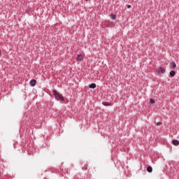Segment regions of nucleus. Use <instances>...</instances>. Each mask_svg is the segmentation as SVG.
<instances>
[{
  "label": "nucleus",
  "instance_id": "nucleus-1",
  "mask_svg": "<svg viewBox=\"0 0 179 179\" xmlns=\"http://www.w3.org/2000/svg\"><path fill=\"white\" fill-rule=\"evenodd\" d=\"M53 96H55V98L58 101H64V96H62V94L57 92V91L55 90H53Z\"/></svg>",
  "mask_w": 179,
  "mask_h": 179
},
{
  "label": "nucleus",
  "instance_id": "nucleus-2",
  "mask_svg": "<svg viewBox=\"0 0 179 179\" xmlns=\"http://www.w3.org/2000/svg\"><path fill=\"white\" fill-rule=\"evenodd\" d=\"M157 73H164V72H166V69L163 68V67H159L158 69H157Z\"/></svg>",
  "mask_w": 179,
  "mask_h": 179
},
{
  "label": "nucleus",
  "instance_id": "nucleus-3",
  "mask_svg": "<svg viewBox=\"0 0 179 179\" xmlns=\"http://www.w3.org/2000/svg\"><path fill=\"white\" fill-rule=\"evenodd\" d=\"M83 55H78V57H77V61H79L80 62H82V61H83Z\"/></svg>",
  "mask_w": 179,
  "mask_h": 179
},
{
  "label": "nucleus",
  "instance_id": "nucleus-4",
  "mask_svg": "<svg viewBox=\"0 0 179 179\" xmlns=\"http://www.w3.org/2000/svg\"><path fill=\"white\" fill-rule=\"evenodd\" d=\"M36 80H31L29 83L30 86H31L32 87H34V86H36Z\"/></svg>",
  "mask_w": 179,
  "mask_h": 179
},
{
  "label": "nucleus",
  "instance_id": "nucleus-5",
  "mask_svg": "<svg viewBox=\"0 0 179 179\" xmlns=\"http://www.w3.org/2000/svg\"><path fill=\"white\" fill-rule=\"evenodd\" d=\"M170 66L171 68H177V64H176V62H171V64H170Z\"/></svg>",
  "mask_w": 179,
  "mask_h": 179
},
{
  "label": "nucleus",
  "instance_id": "nucleus-6",
  "mask_svg": "<svg viewBox=\"0 0 179 179\" xmlns=\"http://www.w3.org/2000/svg\"><path fill=\"white\" fill-rule=\"evenodd\" d=\"M172 142H173V145H174L175 146H178L179 145L178 140H173Z\"/></svg>",
  "mask_w": 179,
  "mask_h": 179
},
{
  "label": "nucleus",
  "instance_id": "nucleus-7",
  "mask_svg": "<svg viewBox=\"0 0 179 179\" xmlns=\"http://www.w3.org/2000/svg\"><path fill=\"white\" fill-rule=\"evenodd\" d=\"M90 89H96V83H92L89 85Z\"/></svg>",
  "mask_w": 179,
  "mask_h": 179
},
{
  "label": "nucleus",
  "instance_id": "nucleus-8",
  "mask_svg": "<svg viewBox=\"0 0 179 179\" xmlns=\"http://www.w3.org/2000/svg\"><path fill=\"white\" fill-rule=\"evenodd\" d=\"M147 171H148V173H152V171H153V168H152V166H148V167L147 168Z\"/></svg>",
  "mask_w": 179,
  "mask_h": 179
},
{
  "label": "nucleus",
  "instance_id": "nucleus-9",
  "mask_svg": "<svg viewBox=\"0 0 179 179\" xmlns=\"http://www.w3.org/2000/svg\"><path fill=\"white\" fill-rule=\"evenodd\" d=\"M170 75H171V76H172V77L176 76V71H170Z\"/></svg>",
  "mask_w": 179,
  "mask_h": 179
},
{
  "label": "nucleus",
  "instance_id": "nucleus-10",
  "mask_svg": "<svg viewBox=\"0 0 179 179\" xmlns=\"http://www.w3.org/2000/svg\"><path fill=\"white\" fill-rule=\"evenodd\" d=\"M103 105L106 106H111V104H110L108 102H103Z\"/></svg>",
  "mask_w": 179,
  "mask_h": 179
},
{
  "label": "nucleus",
  "instance_id": "nucleus-11",
  "mask_svg": "<svg viewBox=\"0 0 179 179\" xmlns=\"http://www.w3.org/2000/svg\"><path fill=\"white\" fill-rule=\"evenodd\" d=\"M150 103H151V104H155V103H156V101H155V100H153V99H150Z\"/></svg>",
  "mask_w": 179,
  "mask_h": 179
},
{
  "label": "nucleus",
  "instance_id": "nucleus-12",
  "mask_svg": "<svg viewBox=\"0 0 179 179\" xmlns=\"http://www.w3.org/2000/svg\"><path fill=\"white\" fill-rule=\"evenodd\" d=\"M116 18H117V17L115 16V15H111V19H112L113 20H115Z\"/></svg>",
  "mask_w": 179,
  "mask_h": 179
},
{
  "label": "nucleus",
  "instance_id": "nucleus-13",
  "mask_svg": "<svg viewBox=\"0 0 179 179\" xmlns=\"http://www.w3.org/2000/svg\"><path fill=\"white\" fill-rule=\"evenodd\" d=\"M84 170H87V165L84 166Z\"/></svg>",
  "mask_w": 179,
  "mask_h": 179
},
{
  "label": "nucleus",
  "instance_id": "nucleus-14",
  "mask_svg": "<svg viewBox=\"0 0 179 179\" xmlns=\"http://www.w3.org/2000/svg\"><path fill=\"white\" fill-rule=\"evenodd\" d=\"M157 125H162V122H158L157 123Z\"/></svg>",
  "mask_w": 179,
  "mask_h": 179
},
{
  "label": "nucleus",
  "instance_id": "nucleus-15",
  "mask_svg": "<svg viewBox=\"0 0 179 179\" xmlns=\"http://www.w3.org/2000/svg\"><path fill=\"white\" fill-rule=\"evenodd\" d=\"M127 8H128V9H129L131 8V5H128Z\"/></svg>",
  "mask_w": 179,
  "mask_h": 179
},
{
  "label": "nucleus",
  "instance_id": "nucleus-16",
  "mask_svg": "<svg viewBox=\"0 0 179 179\" xmlns=\"http://www.w3.org/2000/svg\"><path fill=\"white\" fill-rule=\"evenodd\" d=\"M85 1H89V0H85Z\"/></svg>",
  "mask_w": 179,
  "mask_h": 179
}]
</instances>
